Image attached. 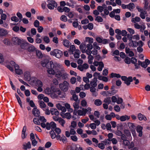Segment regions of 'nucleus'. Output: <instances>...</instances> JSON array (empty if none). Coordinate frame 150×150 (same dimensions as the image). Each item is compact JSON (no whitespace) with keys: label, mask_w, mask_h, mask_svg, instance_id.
<instances>
[{"label":"nucleus","mask_w":150,"mask_h":150,"mask_svg":"<svg viewBox=\"0 0 150 150\" xmlns=\"http://www.w3.org/2000/svg\"><path fill=\"white\" fill-rule=\"evenodd\" d=\"M50 66L47 65V72L50 74L54 75L55 74V69H60L61 68V65L57 62L54 63L52 62H49Z\"/></svg>","instance_id":"1"},{"label":"nucleus","mask_w":150,"mask_h":150,"mask_svg":"<svg viewBox=\"0 0 150 150\" xmlns=\"http://www.w3.org/2000/svg\"><path fill=\"white\" fill-rule=\"evenodd\" d=\"M19 76L22 78L25 81H29L31 79V75L30 72L27 71L23 74L22 70L19 69Z\"/></svg>","instance_id":"2"},{"label":"nucleus","mask_w":150,"mask_h":150,"mask_svg":"<svg viewBox=\"0 0 150 150\" xmlns=\"http://www.w3.org/2000/svg\"><path fill=\"white\" fill-rule=\"evenodd\" d=\"M63 69V68L62 66L61 65V68L60 69H55L54 70L55 71V74L57 78H60L62 77V78L63 79H65L67 77V75L66 74H62V73L61 71Z\"/></svg>","instance_id":"3"},{"label":"nucleus","mask_w":150,"mask_h":150,"mask_svg":"<svg viewBox=\"0 0 150 150\" xmlns=\"http://www.w3.org/2000/svg\"><path fill=\"white\" fill-rule=\"evenodd\" d=\"M50 53L51 55L55 56L58 58H61L63 55L62 52L57 49H54L53 51H51L50 52Z\"/></svg>","instance_id":"4"},{"label":"nucleus","mask_w":150,"mask_h":150,"mask_svg":"<svg viewBox=\"0 0 150 150\" xmlns=\"http://www.w3.org/2000/svg\"><path fill=\"white\" fill-rule=\"evenodd\" d=\"M60 88L63 91L66 92L67 91L69 87V83L66 81H64L63 83L59 84Z\"/></svg>","instance_id":"5"},{"label":"nucleus","mask_w":150,"mask_h":150,"mask_svg":"<svg viewBox=\"0 0 150 150\" xmlns=\"http://www.w3.org/2000/svg\"><path fill=\"white\" fill-rule=\"evenodd\" d=\"M136 8L138 11L140 13L139 15L140 17L143 19H145L146 16H147L146 11L144 10L139 6H137Z\"/></svg>","instance_id":"6"},{"label":"nucleus","mask_w":150,"mask_h":150,"mask_svg":"<svg viewBox=\"0 0 150 150\" xmlns=\"http://www.w3.org/2000/svg\"><path fill=\"white\" fill-rule=\"evenodd\" d=\"M48 4H47L48 8L50 10L53 9L54 8L57 6V3L53 0H49L48 1Z\"/></svg>","instance_id":"7"},{"label":"nucleus","mask_w":150,"mask_h":150,"mask_svg":"<svg viewBox=\"0 0 150 150\" xmlns=\"http://www.w3.org/2000/svg\"><path fill=\"white\" fill-rule=\"evenodd\" d=\"M35 85L38 87L37 89L38 92H41L42 91L43 83L41 81L39 80H37L36 82Z\"/></svg>","instance_id":"8"},{"label":"nucleus","mask_w":150,"mask_h":150,"mask_svg":"<svg viewBox=\"0 0 150 150\" xmlns=\"http://www.w3.org/2000/svg\"><path fill=\"white\" fill-rule=\"evenodd\" d=\"M150 61L147 59H145L144 62H142L140 61H138V63L139 65H141V66L143 68H146L148 65L150 63Z\"/></svg>","instance_id":"9"},{"label":"nucleus","mask_w":150,"mask_h":150,"mask_svg":"<svg viewBox=\"0 0 150 150\" xmlns=\"http://www.w3.org/2000/svg\"><path fill=\"white\" fill-rule=\"evenodd\" d=\"M89 67V65L87 63H84L83 65H79L77 69L81 71H83L87 69Z\"/></svg>","instance_id":"10"},{"label":"nucleus","mask_w":150,"mask_h":150,"mask_svg":"<svg viewBox=\"0 0 150 150\" xmlns=\"http://www.w3.org/2000/svg\"><path fill=\"white\" fill-rule=\"evenodd\" d=\"M128 45L129 47H137V42L132 40V38L129 39Z\"/></svg>","instance_id":"11"},{"label":"nucleus","mask_w":150,"mask_h":150,"mask_svg":"<svg viewBox=\"0 0 150 150\" xmlns=\"http://www.w3.org/2000/svg\"><path fill=\"white\" fill-rule=\"evenodd\" d=\"M9 64L12 66L14 67L15 72L16 74L19 75V66L13 61H11L9 62Z\"/></svg>","instance_id":"12"},{"label":"nucleus","mask_w":150,"mask_h":150,"mask_svg":"<svg viewBox=\"0 0 150 150\" xmlns=\"http://www.w3.org/2000/svg\"><path fill=\"white\" fill-rule=\"evenodd\" d=\"M79 49L82 53H86V45L84 43L82 42L79 46Z\"/></svg>","instance_id":"13"},{"label":"nucleus","mask_w":150,"mask_h":150,"mask_svg":"<svg viewBox=\"0 0 150 150\" xmlns=\"http://www.w3.org/2000/svg\"><path fill=\"white\" fill-rule=\"evenodd\" d=\"M60 115L63 118H66L68 119H69L71 117V114L69 112H66V113L61 112Z\"/></svg>","instance_id":"14"},{"label":"nucleus","mask_w":150,"mask_h":150,"mask_svg":"<svg viewBox=\"0 0 150 150\" xmlns=\"http://www.w3.org/2000/svg\"><path fill=\"white\" fill-rule=\"evenodd\" d=\"M86 54H91V50L93 48V46L92 44H88L86 45Z\"/></svg>","instance_id":"15"},{"label":"nucleus","mask_w":150,"mask_h":150,"mask_svg":"<svg viewBox=\"0 0 150 150\" xmlns=\"http://www.w3.org/2000/svg\"><path fill=\"white\" fill-rule=\"evenodd\" d=\"M29 43L28 42H26L25 41L23 40L22 41L21 40L19 39V45H20L22 49H25L26 46Z\"/></svg>","instance_id":"16"},{"label":"nucleus","mask_w":150,"mask_h":150,"mask_svg":"<svg viewBox=\"0 0 150 150\" xmlns=\"http://www.w3.org/2000/svg\"><path fill=\"white\" fill-rule=\"evenodd\" d=\"M26 129V126H24L21 135V138L23 139L25 138L26 137L27 135L25 133Z\"/></svg>","instance_id":"17"},{"label":"nucleus","mask_w":150,"mask_h":150,"mask_svg":"<svg viewBox=\"0 0 150 150\" xmlns=\"http://www.w3.org/2000/svg\"><path fill=\"white\" fill-rule=\"evenodd\" d=\"M143 129L142 127L138 125L137 127V132L139 133V136L141 137L142 135V130Z\"/></svg>","instance_id":"18"},{"label":"nucleus","mask_w":150,"mask_h":150,"mask_svg":"<svg viewBox=\"0 0 150 150\" xmlns=\"http://www.w3.org/2000/svg\"><path fill=\"white\" fill-rule=\"evenodd\" d=\"M41 127L43 128H46L47 130H49L51 128L50 124L49 123H47L46 124L45 123H41Z\"/></svg>","instance_id":"19"},{"label":"nucleus","mask_w":150,"mask_h":150,"mask_svg":"<svg viewBox=\"0 0 150 150\" xmlns=\"http://www.w3.org/2000/svg\"><path fill=\"white\" fill-rule=\"evenodd\" d=\"M125 50L126 53L128 54L130 57H132L134 56V54L133 52L129 48L126 47Z\"/></svg>","instance_id":"20"},{"label":"nucleus","mask_w":150,"mask_h":150,"mask_svg":"<svg viewBox=\"0 0 150 150\" xmlns=\"http://www.w3.org/2000/svg\"><path fill=\"white\" fill-rule=\"evenodd\" d=\"M64 105L65 108L68 111L70 112H72L73 111V109L71 108V105L70 104L68 103H66L64 104Z\"/></svg>","instance_id":"21"},{"label":"nucleus","mask_w":150,"mask_h":150,"mask_svg":"<svg viewBox=\"0 0 150 150\" xmlns=\"http://www.w3.org/2000/svg\"><path fill=\"white\" fill-rule=\"evenodd\" d=\"M8 33L7 30L4 28H0V36H3Z\"/></svg>","instance_id":"22"},{"label":"nucleus","mask_w":150,"mask_h":150,"mask_svg":"<svg viewBox=\"0 0 150 150\" xmlns=\"http://www.w3.org/2000/svg\"><path fill=\"white\" fill-rule=\"evenodd\" d=\"M23 148L25 149H30L31 148V143L30 142H29L27 143H24L23 144Z\"/></svg>","instance_id":"23"},{"label":"nucleus","mask_w":150,"mask_h":150,"mask_svg":"<svg viewBox=\"0 0 150 150\" xmlns=\"http://www.w3.org/2000/svg\"><path fill=\"white\" fill-rule=\"evenodd\" d=\"M50 112L52 115H55L56 116H58L59 115V112L57 109L54 108H52L51 109Z\"/></svg>","instance_id":"24"},{"label":"nucleus","mask_w":150,"mask_h":150,"mask_svg":"<svg viewBox=\"0 0 150 150\" xmlns=\"http://www.w3.org/2000/svg\"><path fill=\"white\" fill-rule=\"evenodd\" d=\"M83 109L84 108H83L81 110H77V113L78 115L82 116L86 115L85 111Z\"/></svg>","instance_id":"25"},{"label":"nucleus","mask_w":150,"mask_h":150,"mask_svg":"<svg viewBox=\"0 0 150 150\" xmlns=\"http://www.w3.org/2000/svg\"><path fill=\"white\" fill-rule=\"evenodd\" d=\"M79 101L78 100V102H75L73 104V106L74 108V111H76L79 108Z\"/></svg>","instance_id":"26"},{"label":"nucleus","mask_w":150,"mask_h":150,"mask_svg":"<svg viewBox=\"0 0 150 150\" xmlns=\"http://www.w3.org/2000/svg\"><path fill=\"white\" fill-rule=\"evenodd\" d=\"M33 114L36 117H38L40 115V112L39 110L35 107L33 110Z\"/></svg>","instance_id":"27"},{"label":"nucleus","mask_w":150,"mask_h":150,"mask_svg":"<svg viewBox=\"0 0 150 150\" xmlns=\"http://www.w3.org/2000/svg\"><path fill=\"white\" fill-rule=\"evenodd\" d=\"M97 80L96 78H94L93 81H91L90 83V84L91 86V87H96L97 86Z\"/></svg>","instance_id":"28"},{"label":"nucleus","mask_w":150,"mask_h":150,"mask_svg":"<svg viewBox=\"0 0 150 150\" xmlns=\"http://www.w3.org/2000/svg\"><path fill=\"white\" fill-rule=\"evenodd\" d=\"M138 117L139 120L141 121L144 120V121H146L147 120L146 117L144 115L141 113H139L138 115Z\"/></svg>","instance_id":"29"},{"label":"nucleus","mask_w":150,"mask_h":150,"mask_svg":"<svg viewBox=\"0 0 150 150\" xmlns=\"http://www.w3.org/2000/svg\"><path fill=\"white\" fill-rule=\"evenodd\" d=\"M87 54L88 55V62L89 64H91L93 62V57L91 55V54Z\"/></svg>","instance_id":"30"},{"label":"nucleus","mask_w":150,"mask_h":150,"mask_svg":"<svg viewBox=\"0 0 150 150\" xmlns=\"http://www.w3.org/2000/svg\"><path fill=\"white\" fill-rule=\"evenodd\" d=\"M124 134L127 137L128 139L132 138L131 134L129 131L128 129H125L124 131Z\"/></svg>","instance_id":"31"},{"label":"nucleus","mask_w":150,"mask_h":150,"mask_svg":"<svg viewBox=\"0 0 150 150\" xmlns=\"http://www.w3.org/2000/svg\"><path fill=\"white\" fill-rule=\"evenodd\" d=\"M36 78L34 77H31V79L28 81L29 83L32 85L35 84L36 81H37Z\"/></svg>","instance_id":"32"},{"label":"nucleus","mask_w":150,"mask_h":150,"mask_svg":"<svg viewBox=\"0 0 150 150\" xmlns=\"http://www.w3.org/2000/svg\"><path fill=\"white\" fill-rule=\"evenodd\" d=\"M49 62V60L47 59H45L41 61V64L43 67H47V64Z\"/></svg>","instance_id":"33"},{"label":"nucleus","mask_w":150,"mask_h":150,"mask_svg":"<svg viewBox=\"0 0 150 150\" xmlns=\"http://www.w3.org/2000/svg\"><path fill=\"white\" fill-rule=\"evenodd\" d=\"M128 125L131 131L135 129V126L133 123L131 122H128Z\"/></svg>","instance_id":"34"},{"label":"nucleus","mask_w":150,"mask_h":150,"mask_svg":"<svg viewBox=\"0 0 150 150\" xmlns=\"http://www.w3.org/2000/svg\"><path fill=\"white\" fill-rule=\"evenodd\" d=\"M13 43L15 45H19V38L17 37H13L12 39Z\"/></svg>","instance_id":"35"},{"label":"nucleus","mask_w":150,"mask_h":150,"mask_svg":"<svg viewBox=\"0 0 150 150\" xmlns=\"http://www.w3.org/2000/svg\"><path fill=\"white\" fill-rule=\"evenodd\" d=\"M40 106L43 110L46 108V105L42 101L40 100L38 101Z\"/></svg>","instance_id":"36"},{"label":"nucleus","mask_w":150,"mask_h":150,"mask_svg":"<svg viewBox=\"0 0 150 150\" xmlns=\"http://www.w3.org/2000/svg\"><path fill=\"white\" fill-rule=\"evenodd\" d=\"M133 81L132 77L131 76L129 77L127 80L125 81V83L127 86L129 85L130 84V82H132Z\"/></svg>","instance_id":"37"},{"label":"nucleus","mask_w":150,"mask_h":150,"mask_svg":"<svg viewBox=\"0 0 150 150\" xmlns=\"http://www.w3.org/2000/svg\"><path fill=\"white\" fill-rule=\"evenodd\" d=\"M141 20L140 18L136 16L134 18H132L131 20V21L133 23H135L136 22H139Z\"/></svg>","instance_id":"38"},{"label":"nucleus","mask_w":150,"mask_h":150,"mask_svg":"<svg viewBox=\"0 0 150 150\" xmlns=\"http://www.w3.org/2000/svg\"><path fill=\"white\" fill-rule=\"evenodd\" d=\"M64 45L67 48L69 47V42L67 40H64L63 41Z\"/></svg>","instance_id":"39"},{"label":"nucleus","mask_w":150,"mask_h":150,"mask_svg":"<svg viewBox=\"0 0 150 150\" xmlns=\"http://www.w3.org/2000/svg\"><path fill=\"white\" fill-rule=\"evenodd\" d=\"M135 8L134 4L132 3H130L127 5V8L130 11H131Z\"/></svg>","instance_id":"40"},{"label":"nucleus","mask_w":150,"mask_h":150,"mask_svg":"<svg viewBox=\"0 0 150 150\" xmlns=\"http://www.w3.org/2000/svg\"><path fill=\"white\" fill-rule=\"evenodd\" d=\"M129 118L130 117H129L127 115H123L121 116L120 120L121 121H125L127 119V120H129Z\"/></svg>","instance_id":"41"},{"label":"nucleus","mask_w":150,"mask_h":150,"mask_svg":"<svg viewBox=\"0 0 150 150\" xmlns=\"http://www.w3.org/2000/svg\"><path fill=\"white\" fill-rule=\"evenodd\" d=\"M94 103L96 106H99L102 104V103L100 100L97 99L95 100Z\"/></svg>","instance_id":"42"},{"label":"nucleus","mask_w":150,"mask_h":150,"mask_svg":"<svg viewBox=\"0 0 150 150\" xmlns=\"http://www.w3.org/2000/svg\"><path fill=\"white\" fill-rule=\"evenodd\" d=\"M79 50L78 49H76V50L74 54V56L75 58H79Z\"/></svg>","instance_id":"43"},{"label":"nucleus","mask_w":150,"mask_h":150,"mask_svg":"<svg viewBox=\"0 0 150 150\" xmlns=\"http://www.w3.org/2000/svg\"><path fill=\"white\" fill-rule=\"evenodd\" d=\"M58 122L62 127L64 126V125L65 123V121L64 119L61 117H59Z\"/></svg>","instance_id":"44"},{"label":"nucleus","mask_w":150,"mask_h":150,"mask_svg":"<svg viewBox=\"0 0 150 150\" xmlns=\"http://www.w3.org/2000/svg\"><path fill=\"white\" fill-rule=\"evenodd\" d=\"M98 66H99L97 69L99 71H101L103 69L104 67L103 63L102 62H101Z\"/></svg>","instance_id":"45"},{"label":"nucleus","mask_w":150,"mask_h":150,"mask_svg":"<svg viewBox=\"0 0 150 150\" xmlns=\"http://www.w3.org/2000/svg\"><path fill=\"white\" fill-rule=\"evenodd\" d=\"M76 47L74 45H72L70 46L69 48V50L70 52H71V54H73L74 51H75Z\"/></svg>","instance_id":"46"},{"label":"nucleus","mask_w":150,"mask_h":150,"mask_svg":"<svg viewBox=\"0 0 150 150\" xmlns=\"http://www.w3.org/2000/svg\"><path fill=\"white\" fill-rule=\"evenodd\" d=\"M36 54L38 57L39 58H41L43 57V55L41 52L39 50H37Z\"/></svg>","instance_id":"47"},{"label":"nucleus","mask_w":150,"mask_h":150,"mask_svg":"<svg viewBox=\"0 0 150 150\" xmlns=\"http://www.w3.org/2000/svg\"><path fill=\"white\" fill-rule=\"evenodd\" d=\"M98 79L105 82H107L108 81V78L107 77L101 76L99 77Z\"/></svg>","instance_id":"48"},{"label":"nucleus","mask_w":150,"mask_h":150,"mask_svg":"<svg viewBox=\"0 0 150 150\" xmlns=\"http://www.w3.org/2000/svg\"><path fill=\"white\" fill-rule=\"evenodd\" d=\"M121 77L120 75L118 74L114 73H112L111 74V77H117V78H120Z\"/></svg>","instance_id":"49"},{"label":"nucleus","mask_w":150,"mask_h":150,"mask_svg":"<svg viewBox=\"0 0 150 150\" xmlns=\"http://www.w3.org/2000/svg\"><path fill=\"white\" fill-rule=\"evenodd\" d=\"M83 110H84L85 112V113L86 115V113H88V114H90L91 113V109L90 107H88L87 108H84Z\"/></svg>","instance_id":"50"},{"label":"nucleus","mask_w":150,"mask_h":150,"mask_svg":"<svg viewBox=\"0 0 150 150\" xmlns=\"http://www.w3.org/2000/svg\"><path fill=\"white\" fill-rule=\"evenodd\" d=\"M104 102L108 103V104L110 103L111 102V98L110 97H107L105 98L104 100Z\"/></svg>","instance_id":"51"},{"label":"nucleus","mask_w":150,"mask_h":150,"mask_svg":"<svg viewBox=\"0 0 150 150\" xmlns=\"http://www.w3.org/2000/svg\"><path fill=\"white\" fill-rule=\"evenodd\" d=\"M45 93L46 94L49 95L51 93V89L49 87H47L45 90Z\"/></svg>","instance_id":"52"},{"label":"nucleus","mask_w":150,"mask_h":150,"mask_svg":"<svg viewBox=\"0 0 150 150\" xmlns=\"http://www.w3.org/2000/svg\"><path fill=\"white\" fill-rule=\"evenodd\" d=\"M71 100H74L75 102H77L79 100L78 96L76 94H73Z\"/></svg>","instance_id":"53"},{"label":"nucleus","mask_w":150,"mask_h":150,"mask_svg":"<svg viewBox=\"0 0 150 150\" xmlns=\"http://www.w3.org/2000/svg\"><path fill=\"white\" fill-rule=\"evenodd\" d=\"M86 41H88L89 43V44H92L93 42V40L91 38L86 37Z\"/></svg>","instance_id":"54"},{"label":"nucleus","mask_w":150,"mask_h":150,"mask_svg":"<svg viewBox=\"0 0 150 150\" xmlns=\"http://www.w3.org/2000/svg\"><path fill=\"white\" fill-rule=\"evenodd\" d=\"M108 95H113L114 94H115L117 93V91L116 90H115V89H113L111 91H108Z\"/></svg>","instance_id":"55"},{"label":"nucleus","mask_w":150,"mask_h":150,"mask_svg":"<svg viewBox=\"0 0 150 150\" xmlns=\"http://www.w3.org/2000/svg\"><path fill=\"white\" fill-rule=\"evenodd\" d=\"M28 51L29 52H33L35 50V48L33 45L30 46L28 49Z\"/></svg>","instance_id":"56"},{"label":"nucleus","mask_w":150,"mask_h":150,"mask_svg":"<svg viewBox=\"0 0 150 150\" xmlns=\"http://www.w3.org/2000/svg\"><path fill=\"white\" fill-rule=\"evenodd\" d=\"M44 41L46 43L48 44L50 42V39L48 36H45L43 38Z\"/></svg>","instance_id":"57"},{"label":"nucleus","mask_w":150,"mask_h":150,"mask_svg":"<svg viewBox=\"0 0 150 150\" xmlns=\"http://www.w3.org/2000/svg\"><path fill=\"white\" fill-rule=\"evenodd\" d=\"M70 137L71 140L74 142H76L78 140V138L76 135H73L71 136Z\"/></svg>","instance_id":"58"},{"label":"nucleus","mask_w":150,"mask_h":150,"mask_svg":"<svg viewBox=\"0 0 150 150\" xmlns=\"http://www.w3.org/2000/svg\"><path fill=\"white\" fill-rule=\"evenodd\" d=\"M130 38H132V39H133L134 40H138L140 39L139 35L138 34L134 35Z\"/></svg>","instance_id":"59"},{"label":"nucleus","mask_w":150,"mask_h":150,"mask_svg":"<svg viewBox=\"0 0 150 150\" xmlns=\"http://www.w3.org/2000/svg\"><path fill=\"white\" fill-rule=\"evenodd\" d=\"M99 148L101 149H103L105 148V144L103 143H99L97 145Z\"/></svg>","instance_id":"60"},{"label":"nucleus","mask_w":150,"mask_h":150,"mask_svg":"<svg viewBox=\"0 0 150 150\" xmlns=\"http://www.w3.org/2000/svg\"><path fill=\"white\" fill-rule=\"evenodd\" d=\"M95 2L94 0H91V4L90 5V6L91 9H93L95 8Z\"/></svg>","instance_id":"61"},{"label":"nucleus","mask_w":150,"mask_h":150,"mask_svg":"<svg viewBox=\"0 0 150 150\" xmlns=\"http://www.w3.org/2000/svg\"><path fill=\"white\" fill-rule=\"evenodd\" d=\"M123 144L124 146H127L129 145L130 142L128 140L126 139L123 141Z\"/></svg>","instance_id":"62"},{"label":"nucleus","mask_w":150,"mask_h":150,"mask_svg":"<svg viewBox=\"0 0 150 150\" xmlns=\"http://www.w3.org/2000/svg\"><path fill=\"white\" fill-rule=\"evenodd\" d=\"M81 104L82 106L85 107L87 105V103L85 100H83L81 101Z\"/></svg>","instance_id":"63"},{"label":"nucleus","mask_w":150,"mask_h":150,"mask_svg":"<svg viewBox=\"0 0 150 150\" xmlns=\"http://www.w3.org/2000/svg\"><path fill=\"white\" fill-rule=\"evenodd\" d=\"M50 126H51V129H55L56 127V125L54 122H51L50 123Z\"/></svg>","instance_id":"64"}]
</instances>
